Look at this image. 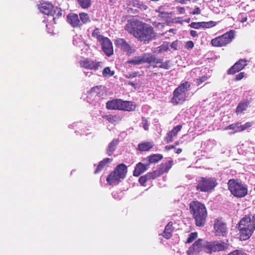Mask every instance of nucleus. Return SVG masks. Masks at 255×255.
<instances>
[{
    "mask_svg": "<svg viewBox=\"0 0 255 255\" xmlns=\"http://www.w3.org/2000/svg\"><path fill=\"white\" fill-rule=\"evenodd\" d=\"M175 31V29H170L169 30V32H173Z\"/></svg>",
    "mask_w": 255,
    "mask_h": 255,
    "instance_id": "64",
    "label": "nucleus"
},
{
    "mask_svg": "<svg viewBox=\"0 0 255 255\" xmlns=\"http://www.w3.org/2000/svg\"><path fill=\"white\" fill-rule=\"evenodd\" d=\"M79 4L83 8H87L91 4V0H76Z\"/></svg>",
    "mask_w": 255,
    "mask_h": 255,
    "instance_id": "33",
    "label": "nucleus"
},
{
    "mask_svg": "<svg viewBox=\"0 0 255 255\" xmlns=\"http://www.w3.org/2000/svg\"><path fill=\"white\" fill-rule=\"evenodd\" d=\"M173 223L171 222L168 223L166 226L165 230L162 233V236L166 239H169L172 235Z\"/></svg>",
    "mask_w": 255,
    "mask_h": 255,
    "instance_id": "24",
    "label": "nucleus"
},
{
    "mask_svg": "<svg viewBox=\"0 0 255 255\" xmlns=\"http://www.w3.org/2000/svg\"><path fill=\"white\" fill-rule=\"evenodd\" d=\"M102 74L104 77L112 76L114 74V72L111 71L110 67H107L104 69Z\"/></svg>",
    "mask_w": 255,
    "mask_h": 255,
    "instance_id": "35",
    "label": "nucleus"
},
{
    "mask_svg": "<svg viewBox=\"0 0 255 255\" xmlns=\"http://www.w3.org/2000/svg\"><path fill=\"white\" fill-rule=\"evenodd\" d=\"M247 64L248 60L245 59H241L228 70V74H234L242 70Z\"/></svg>",
    "mask_w": 255,
    "mask_h": 255,
    "instance_id": "17",
    "label": "nucleus"
},
{
    "mask_svg": "<svg viewBox=\"0 0 255 255\" xmlns=\"http://www.w3.org/2000/svg\"><path fill=\"white\" fill-rule=\"evenodd\" d=\"M119 143V140L117 139H113L109 144L107 149V154L110 156L116 150V147Z\"/></svg>",
    "mask_w": 255,
    "mask_h": 255,
    "instance_id": "26",
    "label": "nucleus"
},
{
    "mask_svg": "<svg viewBox=\"0 0 255 255\" xmlns=\"http://www.w3.org/2000/svg\"><path fill=\"white\" fill-rule=\"evenodd\" d=\"M101 87V86L94 87L91 89V92L98 94L99 93L100 88Z\"/></svg>",
    "mask_w": 255,
    "mask_h": 255,
    "instance_id": "46",
    "label": "nucleus"
},
{
    "mask_svg": "<svg viewBox=\"0 0 255 255\" xmlns=\"http://www.w3.org/2000/svg\"><path fill=\"white\" fill-rule=\"evenodd\" d=\"M228 185L231 193L236 197H244L248 194L247 186L236 179H230Z\"/></svg>",
    "mask_w": 255,
    "mask_h": 255,
    "instance_id": "6",
    "label": "nucleus"
},
{
    "mask_svg": "<svg viewBox=\"0 0 255 255\" xmlns=\"http://www.w3.org/2000/svg\"><path fill=\"white\" fill-rule=\"evenodd\" d=\"M240 238L245 241L249 239L255 230V214L250 212L245 215L237 225Z\"/></svg>",
    "mask_w": 255,
    "mask_h": 255,
    "instance_id": "3",
    "label": "nucleus"
},
{
    "mask_svg": "<svg viewBox=\"0 0 255 255\" xmlns=\"http://www.w3.org/2000/svg\"><path fill=\"white\" fill-rule=\"evenodd\" d=\"M122 106V100L115 99L108 101L106 104L107 108L109 110H119Z\"/></svg>",
    "mask_w": 255,
    "mask_h": 255,
    "instance_id": "19",
    "label": "nucleus"
},
{
    "mask_svg": "<svg viewBox=\"0 0 255 255\" xmlns=\"http://www.w3.org/2000/svg\"><path fill=\"white\" fill-rule=\"evenodd\" d=\"M244 75H245L244 72L240 73L239 74H237L236 76L235 80L236 81L241 80V79H242L244 78Z\"/></svg>",
    "mask_w": 255,
    "mask_h": 255,
    "instance_id": "45",
    "label": "nucleus"
},
{
    "mask_svg": "<svg viewBox=\"0 0 255 255\" xmlns=\"http://www.w3.org/2000/svg\"><path fill=\"white\" fill-rule=\"evenodd\" d=\"M241 125L239 123L233 124H231L225 128V129H233L235 130V132H240L241 131Z\"/></svg>",
    "mask_w": 255,
    "mask_h": 255,
    "instance_id": "31",
    "label": "nucleus"
},
{
    "mask_svg": "<svg viewBox=\"0 0 255 255\" xmlns=\"http://www.w3.org/2000/svg\"><path fill=\"white\" fill-rule=\"evenodd\" d=\"M127 83L128 84V85H130L131 86H132V87H133L134 88H136V84L134 83H133L132 82H130V81H127Z\"/></svg>",
    "mask_w": 255,
    "mask_h": 255,
    "instance_id": "58",
    "label": "nucleus"
},
{
    "mask_svg": "<svg viewBox=\"0 0 255 255\" xmlns=\"http://www.w3.org/2000/svg\"><path fill=\"white\" fill-rule=\"evenodd\" d=\"M177 1L183 4H186L188 1H189V0H177Z\"/></svg>",
    "mask_w": 255,
    "mask_h": 255,
    "instance_id": "57",
    "label": "nucleus"
},
{
    "mask_svg": "<svg viewBox=\"0 0 255 255\" xmlns=\"http://www.w3.org/2000/svg\"><path fill=\"white\" fill-rule=\"evenodd\" d=\"M228 255H247L246 253L243 252L242 251L236 250L230 254H229Z\"/></svg>",
    "mask_w": 255,
    "mask_h": 255,
    "instance_id": "42",
    "label": "nucleus"
},
{
    "mask_svg": "<svg viewBox=\"0 0 255 255\" xmlns=\"http://www.w3.org/2000/svg\"><path fill=\"white\" fill-rule=\"evenodd\" d=\"M224 0H217V2L220 4V5H221L222 4H224Z\"/></svg>",
    "mask_w": 255,
    "mask_h": 255,
    "instance_id": "61",
    "label": "nucleus"
},
{
    "mask_svg": "<svg viewBox=\"0 0 255 255\" xmlns=\"http://www.w3.org/2000/svg\"><path fill=\"white\" fill-rule=\"evenodd\" d=\"M37 7L41 13L47 16H61L62 10L58 7H54L49 2H43L37 4Z\"/></svg>",
    "mask_w": 255,
    "mask_h": 255,
    "instance_id": "8",
    "label": "nucleus"
},
{
    "mask_svg": "<svg viewBox=\"0 0 255 255\" xmlns=\"http://www.w3.org/2000/svg\"><path fill=\"white\" fill-rule=\"evenodd\" d=\"M158 52L161 53L162 52L166 51L168 50V44L167 43H164L162 45L158 47Z\"/></svg>",
    "mask_w": 255,
    "mask_h": 255,
    "instance_id": "37",
    "label": "nucleus"
},
{
    "mask_svg": "<svg viewBox=\"0 0 255 255\" xmlns=\"http://www.w3.org/2000/svg\"><path fill=\"white\" fill-rule=\"evenodd\" d=\"M185 46L187 49H192L194 47V43L191 41H188L187 42Z\"/></svg>",
    "mask_w": 255,
    "mask_h": 255,
    "instance_id": "48",
    "label": "nucleus"
},
{
    "mask_svg": "<svg viewBox=\"0 0 255 255\" xmlns=\"http://www.w3.org/2000/svg\"><path fill=\"white\" fill-rule=\"evenodd\" d=\"M201 23H202V22H192L190 24V26L192 28H195V29H198V28H199L200 27H203V25H202V24Z\"/></svg>",
    "mask_w": 255,
    "mask_h": 255,
    "instance_id": "39",
    "label": "nucleus"
},
{
    "mask_svg": "<svg viewBox=\"0 0 255 255\" xmlns=\"http://www.w3.org/2000/svg\"><path fill=\"white\" fill-rule=\"evenodd\" d=\"M190 33L191 35L194 37H195L198 36L197 32L194 30H191Z\"/></svg>",
    "mask_w": 255,
    "mask_h": 255,
    "instance_id": "55",
    "label": "nucleus"
},
{
    "mask_svg": "<svg viewBox=\"0 0 255 255\" xmlns=\"http://www.w3.org/2000/svg\"><path fill=\"white\" fill-rule=\"evenodd\" d=\"M144 176H145V177L146 178L147 180L153 179V176H152V174H151V172H149V173H147Z\"/></svg>",
    "mask_w": 255,
    "mask_h": 255,
    "instance_id": "53",
    "label": "nucleus"
},
{
    "mask_svg": "<svg viewBox=\"0 0 255 255\" xmlns=\"http://www.w3.org/2000/svg\"><path fill=\"white\" fill-rule=\"evenodd\" d=\"M102 64L101 62L95 61L87 58L84 59L80 62V65L82 67L95 70H98L99 68H101Z\"/></svg>",
    "mask_w": 255,
    "mask_h": 255,
    "instance_id": "14",
    "label": "nucleus"
},
{
    "mask_svg": "<svg viewBox=\"0 0 255 255\" xmlns=\"http://www.w3.org/2000/svg\"><path fill=\"white\" fill-rule=\"evenodd\" d=\"M253 125V123L251 122H247L244 125H241V128L240 130H242V131L244 130L247 128L251 127Z\"/></svg>",
    "mask_w": 255,
    "mask_h": 255,
    "instance_id": "41",
    "label": "nucleus"
},
{
    "mask_svg": "<svg viewBox=\"0 0 255 255\" xmlns=\"http://www.w3.org/2000/svg\"><path fill=\"white\" fill-rule=\"evenodd\" d=\"M207 80V76H202L201 77H199V78H197L195 81L197 84V86H199L203 82H205Z\"/></svg>",
    "mask_w": 255,
    "mask_h": 255,
    "instance_id": "38",
    "label": "nucleus"
},
{
    "mask_svg": "<svg viewBox=\"0 0 255 255\" xmlns=\"http://www.w3.org/2000/svg\"><path fill=\"white\" fill-rule=\"evenodd\" d=\"M203 28H209L215 26L217 22L214 21H209L208 22H202Z\"/></svg>",
    "mask_w": 255,
    "mask_h": 255,
    "instance_id": "34",
    "label": "nucleus"
},
{
    "mask_svg": "<svg viewBox=\"0 0 255 255\" xmlns=\"http://www.w3.org/2000/svg\"><path fill=\"white\" fill-rule=\"evenodd\" d=\"M115 44L128 55L134 53L136 51V48L133 45H130L123 38H118L115 41Z\"/></svg>",
    "mask_w": 255,
    "mask_h": 255,
    "instance_id": "12",
    "label": "nucleus"
},
{
    "mask_svg": "<svg viewBox=\"0 0 255 255\" xmlns=\"http://www.w3.org/2000/svg\"><path fill=\"white\" fill-rule=\"evenodd\" d=\"M154 146L152 142H143L138 145V149L140 151H149Z\"/></svg>",
    "mask_w": 255,
    "mask_h": 255,
    "instance_id": "23",
    "label": "nucleus"
},
{
    "mask_svg": "<svg viewBox=\"0 0 255 255\" xmlns=\"http://www.w3.org/2000/svg\"><path fill=\"white\" fill-rule=\"evenodd\" d=\"M55 17H46L45 19L43 21L46 24V27L47 31L49 33L53 32V25L56 23Z\"/></svg>",
    "mask_w": 255,
    "mask_h": 255,
    "instance_id": "20",
    "label": "nucleus"
},
{
    "mask_svg": "<svg viewBox=\"0 0 255 255\" xmlns=\"http://www.w3.org/2000/svg\"><path fill=\"white\" fill-rule=\"evenodd\" d=\"M92 35L93 37L96 38L99 42L102 41L104 38L106 37L101 35L98 28H96L93 31Z\"/></svg>",
    "mask_w": 255,
    "mask_h": 255,
    "instance_id": "32",
    "label": "nucleus"
},
{
    "mask_svg": "<svg viewBox=\"0 0 255 255\" xmlns=\"http://www.w3.org/2000/svg\"><path fill=\"white\" fill-rule=\"evenodd\" d=\"M121 107L120 110L127 111H134L135 109V105L133 102L127 101H123L122 100V106Z\"/></svg>",
    "mask_w": 255,
    "mask_h": 255,
    "instance_id": "22",
    "label": "nucleus"
},
{
    "mask_svg": "<svg viewBox=\"0 0 255 255\" xmlns=\"http://www.w3.org/2000/svg\"><path fill=\"white\" fill-rule=\"evenodd\" d=\"M176 153L179 154L182 152V149L181 148H178L176 149Z\"/></svg>",
    "mask_w": 255,
    "mask_h": 255,
    "instance_id": "62",
    "label": "nucleus"
},
{
    "mask_svg": "<svg viewBox=\"0 0 255 255\" xmlns=\"http://www.w3.org/2000/svg\"><path fill=\"white\" fill-rule=\"evenodd\" d=\"M119 118V117L115 116H109L107 117V120L110 123H114Z\"/></svg>",
    "mask_w": 255,
    "mask_h": 255,
    "instance_id": "40",
    "label": "nucleus"
},
{
    "mask_svg": "<svg viewBox=\"0 0 255 255\" xmlns=\"http://www.w3.org/2000/svg\"><path fill=\"white\" fill-rule=\"evenodd\" d=\"M112 161V158H106L103 159L102 161H100L94 173L95 174L98 173L106 165V164L110 163Z\"/></svg>",
    "mask_w": 255,
    "mask_h": 255,
    "instance_id": "28",
    "label": "nucleus"
},
{
    "mask_svg": "<svg viewBox=\"0 0 255 255\" xmlns=\"http://www.w3.org/2000/svg\"><path fill=\"white\" fill-rule=\"evenodd\" d=\"M158 60H161V62L156 64L155 63H153L151 65L153 66V67H159L160 68L168 70L170 69L171 66H170V61L169 60H167L165 61L164 62H163V59H158L157 58Z\"/></svg>",
    "mask_w": 255,
    "mask_h": 255,
    "instance_id": "25",
    "label": "nucleus"
},
{
    "mask_svg": "<svg viewBox=\"0 0 255 255\" xmlns=\"http://www.w3.org/2000/svg\"><path fill=\"white\" fill-rule=\"evenodd\" d=\"M151 174H152L153 178L155 179L157 177H158L160 175V174H161V173L160 172V170L159 171L156 170V171H154L152 172Z\"/></svg>",
    "mask_w": 255,
    "mask_h": 255,
    "instance_id": "49",
    "label": "nucleus"
},
{
    "mask_svg": "<svg viewBox=\"0 0 255 255\" xmlns=\"http://www.w3.org/2000/svg\"><path fill=\"white\" fill-rule=\"evenodd\" d=\"M79 16H87V14L86 13H81L79 14Z\"/></svg>",
    "mask_w": 255,
    "mask_h": 255,
    "instance_id": "63",
    "label": "nucleus"
},
{
    "mask_svg": "<svg viewBox=\"0 0 255 255\" xmlns=\"http://www.w3.org/2000/svg\"><path fill=\"white\" fill-rule=\"evenodd\" d=\"M125 29L134 37L145 43L148 42L156 36L152 26L134 19L128 21Z\"/></svg>",
    "mask_w": 255,
    "mask_h": 255,
    "instance_id": "2",
    "label": "nucleus"
},
{
    "mask_svg": "<svg viewBox=\"0 0 255 255\" xmlns=\"http://www.w3.org/2000/svg\"><path fill=\"white\" fill-rule=\"evenodd\" d=\"M200 9L199 7H196L195 8L192 12H191L190 13L192 14H200Z\"/></svg>",
    "mask_w": 255,
    "mask_h": 255,
    "instance_id": "51",
    "label": "nucleus"
},
{
    "mask_svg": "<svg viewBox=\"0 0 255 255\" xmlns=\"http://www.w3.org/2000/svg\"><path fill=\"white\" fill-rule=\"evenodd\" d=\"M239 17V22L242 23H244L245 22L247 21L248 19L247 17Z\"/></svg>",
    "mask_w": 255,
    "mask_h": 255,
    "instance_id": "54",
    "label": "nucleus"
},
{
    "mask_svg": "<svg viewBox=\"0 0 255 255\" xmlns=\"http://www.w3.org/2000/svg\"><path fill=\"white\" fill-rule=\"evenodd\" d=\"M249 105V102L247 101H243L240 102L237 106L236 110V113L237 115L242 113L246 110Z\"/></svg>",
    "mask_w": 255,
    "mask_h": 255,
    "instance_id": "27",
    "label": "nucleus"
},
{
    "mask_svg": "<svg viewBox=\"0 0 255 255\" xmlns=\"http://www.w3.org/2000/svg\"><path fill=\"white\" fill-rule=\"evenodd\" d=\"M162 158V155L160 154H154L148 157V160L150 163H155L161 160Z\"/></svg>",
    "mask_w": 255,
    "mask_h": 255,
    "instance_id": "30",
    "label": "nucleus"
},
{
    "mask_svg": "<svg viewBox=\"0 0 255 255\" xmlns=\"http://www.w3.org/2000/svg\"><path fill=\"white\" fill-rule=\"evenodd\" d=\"M147 181V179L145 177V176H141L139 179V182L140 183L141 185L144 186L145 182Z\"/></svg>",
    "mask_w": 255,
    "mask_h": 255,
    "instance_id": "43",
    "label": "nucleus"
},
{
    "mask_svg": "<svg viewBox=\"0 0 255 255\" xmlns=\"http://www.w3.org/2000/svg\"><path fill=\"white\" fill-rule=\"evenodd\" d=\"M191 90V85L188 82H184L180 84L173 93L170 102L173 105L182 104L187 100L189 97L188 92Z\"/></svg>",
    "mask_w": 255,
    "mask_h": 255,
    "instance_id": "5",
    "label": "nucleus"
},
{
    "mask_svg": "<svg viewBox=\"0 0 255 255\" xmlns=\"http://www.w3.org/2000/svg\"><path fill=\"white\" fill-rule=\"evenodd\" d=\"M127 172V166L124 164H121L108 176L107 181L110 184L118 183L121 179L125 177Z\"/></svg>",
    "mask_w": 255,
    "mask_h": 255,
    "instance_id": "7",
    "label": "nucleus"
},
{
    "mask_svg": "<svg viewBox=\"0 0 255 255\" xmlns=\"http://www.w3.org/2000/svg\"><path fill=\"white\" fill-rule=\"evenodd\" d=\"M189 209L197 226H203L205 223L207 212L204 204L198 201H192Z\"/></svg>",
    "mask_w": 255,
    "mask_h": 255,
    "instance_id": "4",
    "label": "nucleus"
},
{
    "mask_svg": "<svg viewBox=\"0 0 255 255\" xmlns=\"http://www.w3.org/2000/svg\"><path fill=\"white\" fill-rule=\"evenodd\" d=\"M197 238V233L196 232L191 233L189 235V237L186 242V243H190L193 242Z\"/></svg>",
    "mask_w": 255,
    "mask_h": 255,
    "instance_id": "36",
    "label": "nucleus"
},
{
    "mask_svg": "<svg viewBox=\"0 0 255 255\" xmlns=\"http://www.w3.org/2000/svg\"><path fill=\"white\" fill-rule=\"evenodd\" d=\"M164 8L163 7H159L158 8V12L161 14H168V13L167 12H164L163 11H162V9Z\"/></svg>",
    "mask_w": 255,
    "mask_h": 255,
    "instance_id": "56",
    "label": "nucleus"
},
{
    "mask_svg": "<svg viewBox=\"0 0 255 255\" xmlns=\"http://www.w3.org/2000/svg\"><path fill=\"white\" fill-rule=\"evenodd\" d=\"M215 233L218 236H225L228 232V229L225 223L221 219H216L214 223Z\"/></svg>",
    "mask_w": 255,
    "mask_h": 255,
    "instance_id": "13",
    "label": "nucleus"
},
{
    "mask_svg": "<svg viewBox=\"0 0 255 255\" xmlns=\"http://www.w3.org/2000/svg\"><path fill=\"white\" fill-rule=\"evenodd\" d=\"M172 161H168L165 164H162L160 168V172L161 174L167 172L171 168L172 165Z\"/></svg>",
    "mask_w": 255,
    "mask_h": 255,
    "instance_id": "29",
    "label": "nucleus"
},
{
    "mask_svg": "<svg viewBox=\"0 0 255 255\" xmlns=\"http://www.w3.org/2000/svg\"><path fill=\"white\" fill-rule=\"evenodd\" d=\"M216 180L212 178L201 177L198 181L196 189L202 192H210L217 185Z\"/></svg>",
    "mask_w": 255,
    "mask_h": 255,
    "instance_id": "10",
    "label": "nucleus"
},
{
    "mask_svg": "<svg viewBox=\"0 0 255 255\" xmlns=\"http://www.w3.org/2000/svg\"><path fill=\"white\" fill-rule=\"evenodd\" d=\"M148 165H145L141 162L138 163L133 171V176L137 177L147 169Z\"/></svg>",
    "mask_w": 255,
    "mask_h": 255,
    "instance_id": "21",
    "label": "nucleus"
},
{
    "mask_svg": "<svg viewBox=\"0 0 255 255\" xmlns=\"http://www.w3.org/2000/svg\"><path fill=\"white\" fill-rule=\"evenodd\" d=\"M228 247V244L220 241L208 242L199 239L189 248L186 253L188 255H199L204 252L211 255L213 253L225 251Z\"/></svg>",
    "mask_w": 255,
    "mask_h": 255,
    "instance_id": "1",
    "label": "nucleus"
},
{
    "mask_svg": "<svg viewBox=\"0 0 255 255\" xmlns=\"http://www.w3.org/2000/svg\"><path fill=\"white\" fill-rule=\"evenodd\" d=\"M83 42L82 41H79V42H78L75 38L73 40V44L76 45L77 46H80L81 44Z\"/></svg>",
    "mask_w": 255,
    "mask_h": 255,
    "instance_id": "52",
    "label": "nucleus"
},
{
    "mask_svg": "<svg viewBox=\"0 0 255 255\" xmlns=\"http://www.w3.org/2000/svg\"><path fill=\"white\" fill-rule=\"evenodd\" d=\"M142 126H143V128H144V129L145 130H147L148 128V124H147V121L146 119H142Z\"/></svg>",
    "mask_w": 255,
    "mask_h": 255,
    "instance_id": "47",
    "label": "nucleus"
},
{
    "mask_svg": "<svg viewBox=\"0 0 255 255\" xmlns=\"http://www.w3.org/2000/svg\"><path fill=\"white\" fill-rule=\"evenodd\" d=\"M181 128V125H178L174 127L170 131L167 133L166 135L164 137V141L166 143L172 142L174 137L176 136L178 132L180 131Z\"/></svg>",
    "mask_w": 255,
    "mask_h": 255,
    "instance_id": "18",
    "label": "nucleus"
},
{
    "mask_svg": "<svg viewBox=\"0 0 255 255\" xmlns=\"http://www.w3.org/2000/svg\"><path fill=\"white\" fill-rule=\"evenodd\" d=\"M234 37V31L230 30L222 36L213 39L211 41V43L214 46H224L230 43Z\"/></svg>",
    "mask_w": 255,
    "mask_h": 255,
    "instance_id": "11",
    "label": "nucleus"
},
{
    "mask_svg": "<svg viewBox=\"0 0 255 255\" xmlns=\"http://www.w3.org/2000/svg\"><path fill=\"white\" fill-rule=\"evenodd\" d=\"M177 9L181 13H183L184 11V8L183 7H177Z\"/></svg>",
    "mask_w": 255,
    "mask_h": 255,
    "instance_id": "60",
    "label": "nucleus"
},
{
    "mask_svg": "<svg viewBox=\"0 0 255 255\" xmlns=\"http://www.w3.org/2000/svg\"><path fill=\"white\" fill-rule=\"evenodd\" d=\"M171 47L175 50H177V47H178V42L177 41H173L171 45H170Z\"/></svg>",
    "mask_w": 255,
    "mask_h": 255,
    "instance_id": "50",
    "label": "nucleus"
},
{
    "mask_svg": "<svg viewBox=\"0 0 255 255\" xmlns=\"http://www.w3.org/2000/svg\"><path fill=\"white\" fill-rule=\"evenodd\" d=\"M174 146L173 145H167L165 147V149L167 150H170L172 148H174Z\"/></svg>",
    "mask_w": 255,
    "mask_h": 255,
    "instance_id": "59",
    "label": "nucleus"
},
{
    "mask_svg": "<svg viewBox=\"0 0 255 255\" xmlns=\"http://www.w3.org/2000/svg\"><path fill=\"white\" fill-rule=\"evenodd\" d=\"M161 62L160 60L157 59L155 56L149 53H144L140 56H135L131 60L127 61L128 64L140 65L145 63L152 64L153 63L158 64Z\"/></svg>",
    "mask_w": 255,
    "mask_h": 255,
    "instance_id": "9",
    "label": "nucleus"
},
{
    "mask_svg": "<svg viewBox=\"0 0 255 255\" xmlns=\"http://www.w3.org/2000/svg\"><path fill=\"white\" fill-rule=\"evenodd\" d=\"M100 43L102 45L103 51L107 56H110L113 54L112 43L108 38L105 37Z\"/></svg>",
    "mask_w": 255,
    "mask_h": 255,
    "instance_id": "16",
    "label": "nucleus"
},
{
    "mask_svg": "<svg viewBox=\"0 0 255 255\" xmlns=\"http://www.w3.org/2000/svg\"><path fill=\"white\" fill-rule=\"evenodd\" d=\"M138 73L134 72L131 73H128L125 75V77L127 78H134L137 76Z\"/></svg>",
    "mask_w": 255,
    "mask_h": 255,
    "instance_id": "44",
    "label": "nucleus"
},
{
    "mask_svg": "<svg viewBox=\"0 0 255 255\" xmlns=\"http://www.w3.org/2000/svg\"><path fill=\"white\" fill-rule=\"evenodd\" d=\"M67 21L73 27H79L90 21L89 17H67Z\"/></svg>",
    "mask_w": 255,
    "mask_h": 255,
    "instance_id": "15",
    "label": "nucleus"
}]
</instances>
